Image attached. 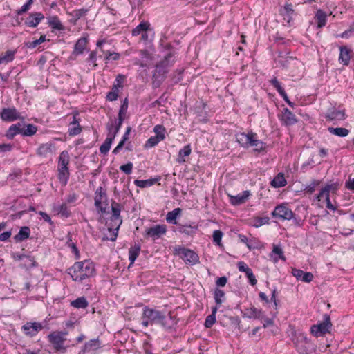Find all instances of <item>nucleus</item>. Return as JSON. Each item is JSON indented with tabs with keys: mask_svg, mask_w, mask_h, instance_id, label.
Masks as SVG:
<instances>
[{
	"mask_svg": "<svg viewBox=\"0 0 354 354\" xmlns=\"http://www.w3.org/2000/svg\"><path fill=\"white\" fill-rule=\"evenodd\" d=\"M141 320V324L145 328L149 326L159 325L166 330L175 329L178 322V319L171 312L166 314L165 312L149 308L147 306L142 309Z\"/></svg>",
	"mask_w": 354,
	"mask_h": 354,
	"instance_id": "obj_1",
	"label": "nucleus"
},
{
	"mask_svg": "<svg viewBox=\"0 0 354 354\" xmlns=\"http://www.w3.org/2000/svg\"><path fill=\"white\" fill-rule=\"evenodd\" d=\"M95 271L93 262L83 261L75 262L73 266L68 269V274L73 281L82 282L84 280L93 277Z\"/></svg>",
	"mask_w": 354,
	"mask_h": 354,
	"instance_id": "obj_2",
	"label": "nucleus"
},
{
	"mask_svg": "<svg viewBox=\"0 0 354 354\" xmlns=\"http://www.w3.org/2000/svg\"><path fill=\"white\" fill-rule=\"evenodd\" d=\"M122 206L121 204L113 201L111 203L112 215L110 217L108 230L111 233V237H106V239L114 241L118 236V232L120 225L122 223V216H120Z\"/></svg>",
	"mask_w": 354,
	"mask_h": 354,
	"instance_id": "obj_3",
	"label": "nucleus"
},
{
	"mask_svg": "<svg viewBox=\"0 0 354 354\" xmlns=\"http://www.w3.org/2000/svg\"><path fill=\"white\" fill-rule=\"evenodd\" d=\"M271 215L273 218L280 221H292L295 225L301 226L304 221L295 215V214L289 208L288 203H281L277 205Z\"/></svg>",
	"mask_w": 354,
	"mask_h": 354,
	"instance_id": "obj_4",
	"label": "nucleus"
},
{
	"mask_svg": "<svg viewBox=\"0 0 354 354\" xmlns=\"http://www.w3.org/2000/svg\"><path fill=\"white\" fill-rule=\"evenodd\" d=\"M70 156L66 150L62 151L58 158L57 178L62 186H66L70 178L69 171Z\"/></svg>",
	"mask_w": 354,
	"mask_h": 354,
	"instance_id": "obj_5",
	"label": "nucleus"
},
{
	"mask_svg": "<svg viewBox=\"0 0 354 354\" xmlns=\"http://www.w3.org/2000/svg\"><path fill=\"white\" fill-rule=\"evenodd\" d=\"M293 343L299 354H314L316 351V345L304 333H299Z\"/></svg>",
	"mask_w": 354,
	"mask_h": 354,
	"instance_id": "obj_6",
	"label": "nucleus"
},
{
	"mask_svg": "<svg viewBox=\"0 0 354 354\" xmlns=\"http://www.w3.org/2000/svg\"><path fill=\"white\" fill-rule=\"evenodd\" d=\"M333 324L330 317L328 314H324L323 320L319 322L310 327V333L316 337H322L326 333H330Z\"/></svg>",
	"mask_w": 354,
	"mask_h": 354,
	"instance_id": "obj_7",
	"label": "nucleus"
},
{
	"mask_svg": "<svg viewBox=\"0 0 354 354\" xmlns=\"http://www.w3.org/2000/svg\"><path fill=\"white\" fill-rule=\"evenodd\" d=\"M175 254L180 256L186 263L194 265L199 261L198 255L194 251L184 247L176 248Z\"/></svg>",
	"mask_w": 354,
	"mask_h": 354,
	"instance_id": "obj_8",
	"label": "nucleus"
},
{
	"mask_svg": "<svg viewBox=\"0 0 354 354\" xmlns=\"http://www.w3.org/2000/svg\"><path fill=\"white\" fill-rule=\"evenodd\" d=\"M161 46H162L164 51L167 53L164 56V58L157 63L167 67V69H168L169 67L173 66L174 64L177 53L169 43H166L165 44H162Z\"/></svg>",
	"mask_w": 354,
	"mask_h": 354,
	"instance_id": "obj_9",
	"label": "nucleus"
},
{
	"mask_svg": "<svg viewBox=\"0 0 354 354\" xmlns=\"http://www.w3.org/2000/svg\"><path fill=\"white\" fill-rule=\"evenodd\" d=\"M66 334L67 333L64 332H53L48 335L49 342L57 351H66L64 343L66 340L64 335Z\"/></svg>",
	"mask_w": 354,
	"mask_h": 354,
	"instance_id": "obj_10",
	"label": "nucleus"
},
{
	"mask_svg": "<svg viewBox=\"0 0 354 354\" xmlns=\"http://www.w3.org/2000/svg\"><path fill=\"white\" fill-rule=\"evenodd\" d=\"M168 70L167 67L156 63L155 70L152 75V86L154 88H159L165 80Z\"/></svg>",
	"mask_w": 354,
	"mask_h": 354,
	"instance_id": "obj_11",
	"label": "nucleus"
},
{
	"mask_svg": "<svg viewBox=\"0 0 354 354\" xmlns=\"http://www.w3.org/2000/svg\"><path fill=\"white\" fill-rule=\"evenodd\" d=\"M1 118L4 122H13L17 120H24V117L15 107L3 108L0 113Z\"/></svg>",
	"mask_w": 354,
	"mask_h": 354,
	"instance_id": "obj_12",
	"label": "nucleus"
},
{
	"mask_svg": "<svg viewBox=\"0 0 354 354\" xmlns=\"http://www.w3.org/2000/svg\"><path fill=\"white\" fill-rule=\"evenodd\" d=\"M167 226L165 225H156L151 227L147 228L145 230V237L151 238L153 241L160 239L166 234Z\"/></svg>",
	"mask_w": 354,
	"mask_h": 354,
	"instance_id": "obj_13",
	"label": "nucleus"
},
{
	"mask_svg": "<svg viewBox=\"0 0 354 354\" xmlns=\"http://www.w3.org/2000/svg\"><path fill=\"white\" fill-rule=\"evenodd\" d=\"M107 194L106 190L102 187H99L95 192V206L101 212H106V207L102 206L104 201H106Z\"/></svg>",
	"mask_w": 354,
	"mask_h": 354,
	"instance_id": "obj_14",
	"label": "nucleus"
},
{
	"mask_svg": "<svg viewBox=\"0 0 354 354\" xmlns=\"http://www.w3.org/2000/svg\"><path fill=\"white\" fill-rule=\"evenodd\" d=\"M122 123L123 122L117 119L111 120L109 121L106 125V129L107 130L106 138H111V140L113 141L118 133L119 132Z\"/></svg>",
	"mask_w": 354,
	"mask_h": 354,
	"instance_id": "obj_15",
	"label": "nucleus"
},
{
	"mask_svg": "<svg viewBox=\"0 0 354 354\" xmlns=\"http://www.w3.org/2000/svg\"><path fill=\"white\" fill-rule=\"evenodd\" d=\"M42 328V325L38 322H27L21 327L25 335L30 337L35 336Z\"/></svg>",
	"mask_w": 354,
	"mask_h": 354,
	"instance_id": "obj_16",
	"label": "nucleus"
},
{
	"mask_svg": "<svg viewBox=\"0 0 354 354\" xmlns=\"http://www.w3.org/2000/svg\"><path fill=\"white\" fill-rule=\"evenodd\" d=\"M280 120L286 126H292L297 122L295 115L288 108H283Z\"/></svg>",
	"mask_w": 354,
	"mask_h": 354,
	"instance_id": "obj_17",
	"label": "nucleus"
},
{
	"mask_svg": "<svg viewBox=\"0 0 354 354\" xmlns=\"http://www.w3.org/2000/svg\"><path fill=\"white\" fill-rule=\"evenodd\" d=\"M101 346V342L98 338L93 339L86 342L79 351L78 354H86L92 351H95Z\"/></svg>",
	"mask_w": 354,
	"mask_h": 354,
	"instance_id": "obj_18",
	"label": "nucleus"
},
{
	"mask_svg": "<svg viewBox=\"0 0 354 354\" xmlns=\"http://www.w3.org/2000/svg\"><path fill=\"white\" fill-rule=\"evenodd\" d=\"M44 19L41 12H32L26 19L24 24L28 27L35 28Z\"/></svg>",
	"mask_w": 354,
	"mask_h": 354,
	"instance_id": "obj_19",
	"label": "nucleus"
},
{
	"mask_svg": "<svg viewBox=\"0 0 354 354\" xmlns=\"http://www.w3.org/2000/svg\"><path fill=\"white\" fill-rule=\"evenodd\" d=\"M198 230V226L195 222L190 224H178L177 230L180 234H185L187 236H194Z\"/></svg>",
	"mask_w": 354,
	"mask_h": 354,
	"instance_id": "obj_20",
	"label": "nucleus"
},
{
	"mask_svg": "<svg viewBox=\"0 0 354 354\" xmlns=\"http://www.w3.org/2000/svg\"><path fill=\"white\" fill-rule=\"evenodd\" d=\"M325 118L329 121L343 120L345 119V112L333 107L327 111Z\"/></svg>",
	"mask_w": 354,
	"mask_h": 354,
	"instance_id": "obj_21",
	"label": "nucleus"
},
{
	"mask_svg": "<svg viewBox=\"0 0 354 354\" xmlns=\"http://www.w3.org/2000/svg\"><path fill=\"white\" fill-rule=\"evenodd\" d=\"M242 315L245 318L263 319L262 310L253 306L250 308H247L244 311H242Z\"/></svg>",
	"mask_w": 354,
	"mask_h": 354,
	"instance_id": "obj_22",
	"label": "nucleus"
},
{
	"mask_svg": "<svg viewBox=\"0 0 354 354\" xmlns=\"http://www.w3.org/2000/svg\"><path fill=\"white\" fill-rule=\"evenodd\" d=\"M78 113H76L73 117V120L69 124L68 133L71 136H75L82 132V127L80 125V118H77Z\"/></svg>",
	"mask_w": 354,
	"mask_h": 354,
	"instance_id": "obj_23",
	"label": "nucleus"
},
{
	"mask_svg": "<svg viewBox=\"0 0 354 354\" xmlns=\"http://www.w3.org/2000/svg\"><path fill=\"white\" fill-rule=\"evenodd\" d=\"M351 50L346 46L339 47V62L344 66H348L351 59Z\"/></svg>",
	"mask_w": 354,
	"mask_h": 354,
	"instance_id": "obj_24",
	"label": "nucleus"
},
{
	"mask_svg": "<svg viewBox=\"0 0 354 354\" xmlns=\"http://www.w3.org/2000/svg\"><path fill=\"white\" fill-rule=\"evenodd\" d=\"M254 136V133L250 132L248 133H239L236 135V141L239 143V145L244 147L248 148L250 147V144L251 142V139Z\"/></svg>",
	"mask_w": 354,
	"mask_h": 354,
	"instance_id": "obj_25",
	"label": "nucleus"
},
{
	"mask_svg": "<svg viewBox=\"0 0 354 354\" xmlns=\"http://www.w3.org/2000/svg\"><path fill=\"white\" fill-rule=\"evenodd\" d=\"M55 145L53 142H46L39 145L37 149V155L41 157H46L48 154L53 153Z\"/></svg>",
	"mask_w": 354,
	"mask_h": 354,
	"instance_id": "obj_26",
	"label": "nucleus"
},
{
	"mask_svg": "<svg viewBox=\"0 0 354 354\" xmlns=\"http://www.w3.org/2000/svg\"><path fill=\"white\" fill-rule=\"evenodd\" d=\"M17 134L22 136V124L20 122L12 124L6 133L8 139L12 140Z\"/></svg>",
	"mask_w": 354,
	"mask_h": 354,
	"instance_id": "obj_27",
	"label": "nucleus"
},
{
	"mask_svg": "<svg viewBox=\"0 0 354 354\" xmlns=\"http://www.w3.org/2000/svg\"><path fill=\"white\" fill-rule=\"evenodd\" d=\"M250 195V192L248 190L243 191L242 193L237 194L236 196L230 197V203L233 205H239L244 203Z\"/></svg>",
	"mask_w": 354,
	"mask_h": 354,
	"instance_id": "obj_28",
	"label": "nucleus"
},
{
	"mask_svg": "<svg viewBox=\"0 0 354 354\" xmlns=\"http://www.w3.org/2000/svg\"><path fill=\"white\" fill-rule=\"evenodd\" d=\"M161 179L160 176H157L153 178L147 179V180H135L134 184L140 188L149 187L154 184L159 182Z\"/></svg>",
	"mask_w": 354,
	"mask_h": 354,
	"instance_id": "obj_29",
	"label": "nucleus"
},
{
	"mask_svg": "<svg viewBox=\"0 0 354 354\" xmlns=\"http://www.w3.org/2000/svg\"><path fill=\"white\" fill-rule=\"evenodd\" d=\"M47 20V24L52 29L57 30H64V26L57 15L48 17Z\"/></svg>",
	"mask_w": 354,
	"mask_h": 354,
	"instance_id": "obj_30",
	"label": "nucleus"
},
{
	"mask_svg": "<svg viewBox=\"0 0 354 354\" xmlns=\"http://www.w3.org/2000/svg\"><path fill=\"white\" fill-rule=\"evenodd\" d=\"M192 148L189 144L183 147L180 149L178 153V157L176 158L177 162L182 164L186 162L185 157L189 156L191 154Z\"/></svg>",
	"mask_w": 354,
	"mask_h": 354,
	"instance_id": "obj_31",
	"label": "nucleus"
},
{
	"mask_svg": "<svg viewBox=\"0 0 354 354\" xmlns=\"http://www.w3.org/2000/svg\"><path fill=\"white\" fill-rule=\"evenodd\" d=\"M281 14L283 15V19L290 23L292 20V17L295 14L292 5L291 3H286L283 9L281 10Z\"/></svg>",
	"mask_w": 354,
	"mask_h": 354,
	"instance_id": "obj_32",
	"label": "nucleus"
},
{
	"mask_svg": "<svg viewBox=\"0 0 354 354\" xmlns=\"http://www.w3.org/2000/svg\"><path fill=\"white\" fill-rule=\"evenodd\" d=\"M250 147H254V151L260 153L266 150V143L260 140H258L257 138V134L254 133V136H252L251 139Z\"/></svg>",
	"mask_w": 354,
	"mask_h": 354,
	"instance_id": "obj_33",
	"label": "nucleus"
},
{
	"mask_svg": "<svg viewBox=\"0 0 354 354\" xmlns=\"http://www.w3.org/2000/svg\"><path fill=\"white\" fill-rule=\"evenodd\" d=\"M182 209L179 207L175 208L172 211L168 212L166 215V221L169 224L178 225L177 218L180 215Z\"/></svg>",
	"mask_w": 354,
	"mask_h": 354,
	"instance_id": "obj_34",
	"label": "nucleus"
},
{
	"mask_svg": "<svg viewBox=\"0 0 354 354\" xmlns=\"http://www.w3.org/2000/svg\"><path fill=\"white\" fill-rule=\"evenodd\" d=\"M87 42L88 40L86 37L80 38L75 44L74 50L73 53L76 55H82L86 48Z\"/></svg>",
	"mask_w": 354,
	"mask_h": 354,
	"instance_id": "obj_35",
	"label": "nucleus"
},
{
	"mask_svg": "<svg viewBox=\"0 0 354 354\" xmlns=\"http://www.w3.org/2000/svg\"><path fill=\"white\" fill-rule=\"evenodd\" d=\"M326 19L327 15L324 10L321 9L317 10L315 16V19L317 21V26L318 28H322L326 26Z\"/></svg>",
	"mask_w": 354,
	"mask_h": 354,
	"instance_id": "obj_36",
	"label": "nucleus"
},
{
	"mask_svg": "<svg viewBox=\"0 0 354 354\" xmlns=\"http://www.w3.org/2000/svg\"><path fill=\"white\" fill-rule=\"evenodd\" d=\"M30 234V229L27 226L21 227L18 234L14 236L16 242H21L29 238Z\"/></svg>",
	"mask_w": 354,
	"mask_h": 354,
	"instance_id": "obj_37",
	"label": "nucleus"
},
{
	"mask_svg": "<svg viewBox=\"0 0 354 354\" xmlns=\"http://www.w3.org/2000/svg\"><path fill=\"white\" fill-rule=\"evenodd\" d=\"M89 9L88 8H81L73 10L69 15L72 17L71 21L74 24L82 17H84L87 15Z\"/></svg>",
	"mask_w": 354,
	"mask_h": 354,
	"instance_id": "obj_38",
	"label": "nucleus"
},
{
	"mask_svg": "<svg viewBox=\"0 0 354 354\" xmlns=\"http://www.w3.org/2000/svg\"><path fill=\"white\" fill-rule=\"evenodd\" d=\"M141 250V247L139 244H135L133 246H131L129 250V260L130 261V264H133L136 259L140 254V252Z\"/></svg>",
	"mask_w": 354,
	"mask_h": 354,
	"instance_id": "obj_39",
	"label": "nucleus"
},
{
	"mask_svg": "<svg viewBox=\"0 0 354 354\" xmlns=\"http://www.w3.org/2000/svg\"><path fill=\"white\" fill-rule=\"evenodd\" d=\"M287 184L284 175L282 173L278 174L272 180L271 185L274 188L284 187Z\"/></svg>",
	"mask_w": 354,
	"mask_h": 354,
	"instance_id": "obj_40",
	"label": "nucleus"
},
{
	"mask_svg": "<svg viewBox=\"0 0 354 354\" xmlns=\"http://www.w3.org/2000/svg\"><path fill=\"white\" fill-rule=\"evenodd\" d=\"M150 24L148 21H143L140 22L135 28L132 30L133 36H138L143 32H146L149 29Z\"/></svg>",
	"mask_w": 354,
	"mask_h": 354,
	"instance_id": "obj_41",
	"label": "nucleus"
},
{
	"mask_svg": "<svg viewBox=\"0 0 354 354\" xmlns=\"http://www.w3.org/2000/svg\"><path fill=\"white\" fill-rule=\"evenodd\" d=\"M122 86H122L120 84H114L111 88V91L108 92L106 94V100L108 101H111V102L117 100V99L118 97V94H119V88H118L122 87Z\"/></svg>",
	"mask_w": 354,
	"mask_h": 354,
	"instance_id": "obj_42",
	"label": "nucleus"
},
{
	"mask_svg": "<svg viewBox=\"0 0 354 354\" xmlns=\"http://www.w3.org/2000/svg\"><path fill=\"white\" fill-rule=\"evenodd\" d=\"M328 131L333 135L337 136L339 137H346L349 133V130L343 127H332L328 128Z\"/></svg>",
	"mask_w": 354,
	"mask_h": 354,
	"instance_id": "obj_43",
	"label": "nucleus"
},
{
	"mask_svg": "<svg viewBox=\"0 0 354 354\" xmlns=\"http://www.w3.org/2000/svg\"><path fill=\"white\" fill-rule=\"evenodd\" d=\"M37 126L32 124H27L22 127V136H32L37 133Z\"/></svg>",
	"mask_w": 354,
	"mask_h": 354,
	"instance_id": "obj_44",
	"label": "nucleus"
},
{
	"mask_svg": "<svg viewBox=\"0 0 354 354\" xmlns=\"http://www.w3.org/2000/svg\"><path fill=\"white\" fill-rule=\"evenodd\" d=\"M128 98L126 97L122 102L118 114L117 120L124 122L128 109Z\"/></svg>",
	"mask_w": 354,
	"mask_h": 354,
	"instance_id": "obj_45",
	"label": "nucleus"
},
{
	"mask_svg": "<svg viewBox=\"0 0 354 354\" xmlns=\"http://www.w3.org/2000/svg\"><path fill=\"white\" fill-rule=\"evenodd\" d=\"M71 305L76 308H86L88 303L84 297H78L71 302Z\"/></svg>",
	"mask_w": 354,
	"mask_h": 354,
	"instance_id": "obj_46",
	"label": "nucleus"
},
{
	"mask_svg": "<svg viewBox=\"0 0 354 354\" xmlns=\"http://www.w3.org/2000/svg\"><path fill=\"white\" fill-rule=\"evenodd\" d=\"M16 51L15 50H7L5 53H2L0 55L1 59L3 63H9L13 61L15 59Z\"/></svg>",
	"mask_w": 354,
	"mask_h": 354,
	"instance_id": "obj_47",
	"label": "nucleus"
},
{
	"mask_svg": "<svg viewBox=\"0 0 354 354\" xmlns=\"http://www.w3.org/2000/svg\"><path fill=\"white\" fill-rule=\"evenodd\" d=\"M153 132L156 133L154 136H156L162 141L165 139L166 129L163 125L157 124L153 127Z\"/></svg>",
	"mask_w": 354,
	"mask_h": 354,
	"instance_id": "obj_48",
	"label": "nucleus"
},
{
	"mask_svg": "<svg viewBox=\"0 0 354 354\" xmlns=\"http://www.w3.org/2000/svg\"><path fill=\"white\" fill-rule=\"evenodd\" d=\"M272 253L277 256V257H273V259L275 262H277L279 259L286 261V257L283 254V251L280 246L274 245L273 249H272Z\"/></svg>",
	"mask_w": 354,
	"mask_h": 354,
	"instance_id": "obj_49",
	"label": "nucleus"
},
{
	"mask_svg": "<svg viewBox=\"0 0 354 354\" xmlns=\"http://www.w3.org/2000/svg\"><path fill=\"white\" fill-rule=\"evenodd\" d=\"M112 142L111 138H106L103 144L100 147V152L102 154L106 155L111 149Z\"/></svg>",
	"mask_w": 354,
	"mask_h": 354,
	"instance_id": "obj_50",
	"label": "nucleus"
},
{
	"mask_svg": "<svg viewBox=\"0 0 354 354\" xmlns=\"http://www.w3.org/2000/svg\"><path fill=\"white\" fill-rule=\"evenodd\" d=\"M57 210L58 214L64 218H68L71 214L70 210L68 208L66 203H62L61 205H59Z\"/></svg>",
	"mask_w": 354,
	"mask_h": 354,
	"instance_id": "obj_51",
	"label": "nucleus"
},
{
	"mask_svg": "<svg viewBox=\"0 0 354 354\" xmlns=\"http://www.w3.org/2000/svg\"><path fill=\"white\" fill-rule=\"evenodd\" d=\"M46 40V37L45 35H43L40 37L39 39H36L32 41L26 42L25 45L28 48L32 49V48H35V47H37L38 45L41 44V43L44 42Z\"/></svg>",
	"mask_w": 354,
	"mask_h": 354,
	"instance_id": "obj_52",
	"label": "nucleus"
},
{
	"mask_svg": "<svg viewBox=\"0 0 354 354\" xmlns=\"http://www.w3.org/2000/svg\"><path fill=\"white\" fill-rule=\"evenodd\" d=\"M270 222V218L268 216L263 217H255L254 218V225L253 226L255 227H259L263 225L268 224Z\"/></svg>",
	"mask_w": 354,
	"mask_h": 354,
	"instance_id": "obj_53",
	"label": "nucleus"
},
{
	"mask_svg": "<svg viewBox=\"0 0 354 354\" xmlns=\"http://www.w3.org/2000/svg\"><path fill=\"white\" fill-rule=\"evenodd\" d=\"M270 83L274 86V88L277 91L280 95L286 93L285 90L281 86L280 82L278 81L276 77H274L272 79H271L270 80Z\"/></svg>",
	"mask_w": 354,
	"mask_h": 354,
	"instance_id": "obj_54",
	"label": "nucleus"
},
{
	"mask_svg": "<svg viewBox=\"0 0 354 354\" xmlns=\"http://www.w3.org/2000/svg\"><path fill=\"white\" fill-rule=\"evenodd\" d=\"M162 140H160L156 136H151L145 142V148H152L156 147L160 142Z\"/></svg>",
	"mask_w": 354,
	"mask_h": 354,
	"instance_id": "obj_55",
	"label": "nucleus"
},
{
	"mask_svg": "<svg viewBox=\"0 0 354 354\" xmlns=\"http://www.w3.org/2000/svg\"><path fill=\"white\" fill-rule=\"evenodd\" d=\"M97 51L96 50H92L88 55V58L86 59V62L88 64H93V69H95L97 66Z\"/></svg>",
	"mask_w": 354,
	"mask_h": 354,
	"instance_id": "obj_56",
	"label": "nucleus"
},
{
	"mask_svg": "<svg viewBox=\"0 0 354 354\" xmlns=\"http://www.w3.org/2000/svg\"><path fill=\"white\" fill-rule=\"evenodd\" d=\"M319 183H320V182L319 180H313L310 183V184L306 186V187L304 189L305 192L308 194H313L315 191L316 187L318 186L319 185Z\"/></svg>",
	"mask_w": 354,
	"mask_h": 354,
	"instance_id": "obj_57",
	"label": "nucleus"
},
{
	"mask_svg": "<svg viewBox=\"0 0 354 354\" xmlns=\"http://www.w3.org/2000/svg\"><path fill=\"white\" fill-rule=\"evenodd\" d=\"M223 235V233L222 231L219 230H214L212 234L213 242L218 245H221V239Z\"/></svg>",
	"mask_w": 354,
	"mask_h": 354,
	"instance_id": "obj_58",
	"label": "nucleus"
},
{
	"mask_svg": "<svg viewBox=\"0 0 354 354\" xmlns=\"http://www.w3.org/2000/svg\"><path fill=\"white\" fill-rule=\"evenodd\" d=\"M225 293L224 291L216 288L214 291V299L216 304L221 305L223 302L221 298L224 297Z\"/></svg>",
	"mask_w": 354,
	"mask_h": 354,
	"instance_id": "obj_59",
	"label": "nucleus"
},
{
	"mask_svg": "<svg viewBox=\"0 0 354 354\" xmlns=\"http://www.w3.org/2000/svg\"><path fill=\"white\" fill-rule=\"evenodd\" d=\"M216 322V315H209L205 320L204 326L205 328H211L213 324Z\"/></svg>",
	"mask_w": 354,
	"mask_h": 354,
	"instance_id": "obj_60",
	"label": "nucleus"
},
{
	"mask_svg": "<svg viewBox=\"0 0 354 354\" xmlns=\"http://www.w3.org/2000/svg\"><path fill=\"white\" fill-rule=\"evenodd\" d=\"M26 259L27 260V264L26 265L27 268L31 269L38 266V263L35 261L33 257L30 255H26Z\"/></svg>",
	"mask_w": 354,
	"mask_h": 354,
	"instance_id": "obj_61",
	"label": "nucleus"
},
{
	"mask_svg": "<svg viewBox=\"0 0 354 354\" xmlns=\"http://www.w3.org/2000/svg\"><path fill=\"white\" fill-rule=\"evenodd\" d=\"M120 169L126 174H131L133 169V163L128 162L127 164L121 165Z\"/></svg>",
	"mask_w": 354,
	"mask_h": 354,
	"instance_id": "obj_62",
	"label": "nucleus"
},
{
	"mask_svg": "<svg viewBox=\"0 0 354 354\" xmlns=\"http://www.w3.org/2000/svg\"><path fill=\"white\" fill-rule=\"evenodd\" d=\"M120 55L118 53L108 52L105 57V60L106 62L109 61H116L120 59Z\"/></svg>",
	"mask_w": 354,
	"mask_h": 354,
	"instance_id": "obj_63",
	"label": "nucleus"
},
{
	"mask_svg": "<svg viewBox=\"0 0 354 354\" xmlns=\"http://www.w3.org/2000/svg\"><path fill=\"white\" fill-rule=\"evenodd\" d=\"M77 199H78V195L75 192H72V193H70L68 195V196L66 197V202L67 203L71 204V203H75Z\"/></svg>",
	"mask_w": 354,
	"mask_h": 354,
	"instance_id": "obj_64",
	"label": "nucleus"
}]
</instances>
